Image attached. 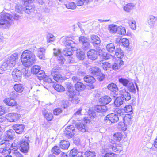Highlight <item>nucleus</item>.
Instances as JSON below:
<instances>
[{"instance_id":"f257e3e1","label":"nucleus","mask_w":157,"mask_h":157,"mask_svg":"<svg viewBox=\"0 0 157 157\" xmlns=\"http://www.w3.org/2000/svg\"><path fill=\"white\" fill-rule=\"evenodd\" d=\"M22 64L25 67L30 66L36 61V57L31 51L27 50L23 51L21 56Z\"/></svg>"},{"instance_id":"f03ea898","label":"nucleus","mask_w":157,"mask_h":157,"mask_svg":"<svg viewBox=\"0 0 157 157\" xmlns=\"http://www.w3.org/2000/svg\"><path fill=\"white\" fill-rule=\"evenodd\" d=\"M19 16L15 14L13 16L8 13L2 14L0 15V26L4 29L9 28L11 25V23L13 20H17Z\"/></svg>"},{"instance_id":"7ed1b4c3","label":"nucleus","mask_w":157,"mask_h":157,"mask_svg":"<svg viewBox=\"0 0 157 157\" xmlns=\"http://www.w3.org/2000/svg\"><path fill=\"white\" fill-rule=\"evenodd\" d=\"M90 71L92 74V75H86V74L84 72L79 71L78 74L79 76L84 77L83 78H95L96 77L97 78H105V75L102 73L100 69L97 67H92L90 68Z\"/></svg>"},{"instance_id":"20e7f679","label":"nucleus","mask_w":157,"mask_h":157,"mask_svg":"<svg viewBox=\"0 0 157 157\" xmlns=\"http://www.w3.org/2000/svg\"><path fill=\"white\" fill-rule=\"evenodd\" d=\"M9 145L7 144L5 141H0V153L2 155H8L11 151H17L18 147H9Z\"/></svg>"},{"instance_id":"39448f33","label":"nucleus","mask_w":157,"mask_h":157,"mask_svg":"<svg viewBox=\"0 0 157 157\" xmlns=\"http://www.w3.org/2000/svg\"><path fill=\"white\" fill-rule=\"evenodd\" d=\"M69 105L75 106L79 103L80 100L78 96L79 93L69 88Z\"/></svg>"},{"instance_id":"423d86ee","label":"nucleus","mask_w":157,"mask_h":157,"mask_svg":"<svg viewBox=\"0 0 157 157\" xmlns=\"http://www.w3.org/2000/svg\"><path fill=\"white\" fill-rule=\"evenodd\" d=\"M117 114L111 113L107 115L104 118V123H115L117 122L119 120L118 114L120 115L122 114L121 113V110L117 111Z\"/></svg>"},{"instance_id":"0eeeda50","label":"nucleus","mask_w":157,"mask_h":157,"mask_svg":"<svg viewBox=\"0 0 157 157\" xmlns=\"http://www.w3.org/2000/svg\"><path fill=\"white\" fill-rule=\"evenodd\" d=\"M119 82L124 86L128 87L129 90L132 93H136V87L137 91H139L138 87L136 83H135V86L133 83L130 82L127 79H119Z\"/></svg>"},{"instance_id":"6e6552de","label":"nucleus","mask_w":157,"mask_h":157,"mask_svg":"<svg viewBox=\"0 0 157 157\" xmlns=\"http://www.w3.org/2000/svg\"><path fill=\"white\" fill-rule=\"evenodd\" d=\"M77 44L69 39V63H74L76 62L75 59L73 57H71V56L77 50Z\"/></svg>"},{"instance_id":"1a4fd4ad","label":"nucleus","mask_w":157,"mask_h":157,"mask_svg":"<svg viewBox=\"0 0 157 157\" xmlns=\"http://www.w3.org/2000/svg\"><path fill=\"white\" fill-rule=\"evenodd\" d=\"M28 139L27 138L23 139L20 141L19 144L21 151L24 153H26L29 148Z\"/></svg>"},{"instance_id":"9d476101","label":"nucleus","mask_w":157,"mask_h":157,"mask_svg":"<svg viewBox=\"0 0 157 157\" xmlns=\"http://www.w3.org/2000/svg\"><path fill=\"white\" fill-rule=\"evenodd\" d=\"M21 116L17 113H9L6 115L7 120L10 122H15L18 120Z\"/></svg>"},{"instance_id":"9b49d317","label":"nucleus","mask_w":157,"mask_h":157,"mask_svg":"<svg viewBox=\"0 0 157 157\" xmlns=\"http://www.w3.org/2000/svg\"><path fill=\"white\" fill-rule=\"evenodd\" d=\"M61 41L66 48L63 51V54L66 56H69V37L63 36L61 39Z\"/></svg>"},{"instance_id":"f8f14e48","label":"nucleus","mask_w":157,"mask_h":157,"mask_svg":"<svg viewBox=\"0 0 157 157\" xmlns=\"http://www.w3.org/2000/svg\"><path fill=\"white\" fill-rule=\"evenodd\" d=\"M53 54L55 56H57V59L58 63L61 64H63L65 61V59L62 56L61 52L59 49L54 48L53 49Z\"/></svg>"},{"instance_id":"ddd939ff","label":"nucleus","mask_w":157,"mask_h":157,"mask_svg":"<svg viewBox=\"0 0 157 157\" xmlns=\"http://www.w3.org/2000/svg\"><path fill=\"white\" fill-rule=\"evenodd\" d=\"M91 43L97 49L98 48V46L101 43L100 38L97 35H92L90 36Z\"/></svg>"},{"instance_id":"4468645a","label":"nucleus","mask_w":157,"mask_h":157,"mask_svg":"<svg viewBox=\"0 0 157 157\" xmlns=\"http://www.w3.org/2000/svg\"><path fill=\"white\" fill-rule=\"evenodd\" d=\"M18 54L17 53H15L10 56L7 60L9 61L10 64L13 67L16 63L17 61L18 60Z\"/></svg>"},{"instance_id":"2eb2a0df","label":"nucleus","mask_w":157,"mask_h":157,"mask_svg":"<svg viewBox=\"0 0 157 157\" xmlns=\"http://www.w3.org/2000/svg\"><path fill=\"white\" fill-rule=\"evenodd\" d=\"M119 94L124 100L128 101L131 98L130 94L126 91L125 88H122L119 91Z\"/></svg>"},{"instance_id":"dca6fc26","label":"nucleus","mask_w":157,"mask_h":157,"mask_svg":"<svg viewBox=\"0 0 157 157\" xmlns=\"http://www.w3.org/2000/svg\"><path fill=\"white\" fill-rule=\"evenodd\" d=\"M12 128L17 133L21 134L23 132L25 126L23 124H16L12 126Z\"/></svg>"},{"instance_id":"f3484780","label":"nucleus","mask_w":157,"mask_h":157,"mask_svg":"<svg viewBox=\"0 0 157 157\" xmlns=\"http://www.w3.org/2000/svg\"><path fill=\"white\" fill-rule=\"evenodd\" d=\"M87 55L89 59L95 60L97 57V52L94 49H91L87 52Z\"/></svg>"},{"instance_id":"a211bd4d","label":"nucleus","mask_w":157,"mask_h":157,"mask_svg":"<svg viewBox=\"0 0 157 157\" xmlns=\"http://www.w3.org/2000/svg\"><path fill=\"white\" fill-rule=\"evenodd\" d=\"M75 125L78 130L82 132H85L88 129L86 125L80 121L76 123Z\"/></svg>"},{"instance_id":"6ab92c4d","label":"nucleus","mask_w":157,"mask_h":157,"mask_svg":"<svg viewBox=\"0 0 157 157\" xmlns=\"http://www.w3.org/2000/svg\"><path fill=\"white\" fill-rule=\"evenodd\" d=\"M4 102L7 105L13 107L17 105L15 100L11 98H6L3 100Z\"/></svg>"},{"instance_id":"aec40b11","label":"nucleus","mask_w":157,"mask_h":157,"mask_svg":"<svg viewBox=\"0 0 157 157\" xmlns=\"http://www.w3.org/2000/svg\"><path fill=\"white\" fill-rule=\"evenodd\" d=\"M15 132L12 129H10L7 131L5 135V137H6V140H2L1 141H5L7 142V144L8 143V141L9 140H10L13 138L14 136Z\"/></svg>"},{"instance_id":"412c9836","label":"nucleus","mask_w":157,"mask_h":157,"mask_svg":"<svg viewBox=\"0 0 157 157\" xmlns=\"http://www.w3.org/2000/svg\"><path fill=\"white\" fill-rule=\"evenodd\" d=\"M111 101V99L109 96H105L100 98L99 102L103 105L107 104Z\"/></svg>"},{"instance_id":"4be33fe9","label":"nucleus","mask_w":157,"mask_h":157,"mask_svg":"<svg viewBox=\"0 0 157 157\" xmlns=\"http://www.w3.org/2000/svg\"><path fill=\"white\" fill-rule=\"evenodd\" d=\"M75 88L76 91L79 92V91L84 90L86 88V86L83 83L80 82H77L75 85Z\"/></svg>"},{"instance_id":"5701e85b","label":"nucleus","mask_w":157,"mask_h":157,"mask_svg":"<svg viewBox=\"0 0 157 157\" xmlns=\"http://www.w3.org/2000/svg\"><path fill=\"white\" fill-rule=\"evenodd\" d=\"M12 75L13 78H17L21 77L22 73L21 71L18 69H15L13 71Z\"/></svg>"},{"instance_id":"b1692460","label":"nucleus","mask_w":157,"mask_h":157,"mask_svg":"<svg viewBox=\"0 0 157 157\" xmlns=\"http://www.w3.org/2000/svg\"><path fill=\"white\" fill-rule=\"evenodd\" d=\"M45 49L43 48H39L37 52V56L40 59H44L45 58Z\"/></svg>"},{"instance_id":"393cba45","label":"nucleus","mask_w":157,"mask_h":157,"mask_svg":"<svg viewBox=\"0 0 157 157\" xmlns=\"http://www.w3.org/2000/svg\"><path fill=\"white\" fill-rule=\"evenodd\" d=\"M156 20L157 18L154 16L150 15L147 19V23L150 26L153 27Z\"/></svg>"},{"instance_id":"a878e982","label":"nucleus","mask_w":157,"mask_h":157,"mask_svg":"<svg viewBox=\"0 0 157 157\" xmlns=\"http://www.w3.org/2000/svg\"><path fill=\"white\" fill-rule=\"evenodd\" d=\"M107 87L109 90L117 94L118 92V89L116 84L113 83H111L109 84Z\"/></svg>"},{"instance_id":"bb28decb","label":"nucleus","mask_w":157,"mask_h":157,"mask_svg":"<svg viewBox=\"0 0 157 157\" xmlns=\"http://www.w3.org/2000/svg\"><path fill=\"white\" fill-rule=\"evenodd\" d=\"M58 70L53 68L51 72V75L53 76V78H62L61 75L59 73Z\"/></svg>"},{"instance_id":"cd10ccee","label":"nucleus","mask_w":157,"mask_h":157,"mask_svg":"<svg viewBox=\"0 0 157 157\" xmlns=\"http://www.w3.org/2000/svg\"><path fill=\"white\" fill-rule=\"evenodd\" d=\"M124 64V62L122 60H120L117 61V62L114 63L111 66V68L113 69L117 70L120 68L121 65Z\"/></svg>"},{"instance_id":"c85d7f7f","label":"nucleus","mask_w":157,"mask_h":157,"mask_svg":"<svg viewBox=\"0 0 157 157\" xmlns=\"http://www.w3.org/2000/svg\"><path fill=\"white\" fill-rule=\"evenodd\" d=\"M1 66L2 67V68L4 69V70H6L7 69H11V68L13 67L10 64V63L7 59L4 60Z\"/></svg>"},{"instance_id":"c756f323","label":"nucleus","mask_w":157,"mask_h":157,"mask_svg":"<svg viewBox=\"0 0 157 157\" xmlns=\"http://www.w3.org/2000/svg\"><path fill=\"white\" fill-rule=\"evenodd\" d=\"M56 81L53 86L55 89L58 91H63L65 90L64 88L61 85L56 84V82H58L59 79H53Z\"/></svg>"},{"instance_id":"7c9ffc66","label":"nucleus","mask_w":157,"mask_h":157,"mask_svg":"<svg viewBox=\"0 0 157 157\" xmlns=\"http://www.w3.org/2000/svg\"><path fill=\"white\" fill-rule=\"evenodd\" d=\"M76 56L79 59L81 60H83L85 58V53L82 51L80 49H78L76 50Z\"/></svg>"},{"instance_id":"2f4dec72","label":"nucleus","mask_w":157,"mask_h":157,"mask_svg":"<svg viewBox=\"0 0 157 157\" xmlns=\"http://www.w3.org/2000/svg\"><path fill=\"white\" fill-rule=\"evenodd\" d=\"M95 110L99 113L105 112L107 110V108L105 105H97L95 107Z\"/></svg>"},{"instance_id":"473e14b6","label":"nucleus","mask_w":157,"mask_h":157,"mask_svg":"<svg viewBox=\"0 0 157 157\" xmlns=\"http://www.w3.org/2000/svg\"><path fill=\"white\" fill-rule=\"evenodd\" d=\"M59 147L63 149H67L69 147V142L64 140H62L59 144Z\"/></svg>"},{"instance_id":"72a5a7b5","label":"nucleus","mask_w":157,"mask_h":157,"mask_svg":"<svg viewBox=\"0 0 157 157\" xmlns=\"http://www.w3.org/2000/svg\"><path fill=\"white\" fill-rule=\"evenodd\" d=\"M43 115L45 116V118L48 121L51 120L53 117L52 114L50 113H48L47 109H44L43 112Z\"/></svg>"},{"instance_id":"f704fd0d","label":"nucleus","mask_w":157,"mask_h":157,"mask_svg":"<svg viewBox=\"0 0 157 157\" xmlns=\"http://www.w3.org/2000/svg\"><path fill=\"white\" fill-rule=\"evenodd\" d=\"M115 55L119 58H122L124 56V53L123 51L120 48H118L115 50Z\"/></svg>"},{"instance_id":"c9c22d12","label":"nucleus","mask_w":157,"mask_h":157,"mask_svg":"<svg viewBox=\"0 0 157 157\" xmlns=\"http://www.w3.org/2000/svg\"><path fill=\"white\" fill-rule=\"evenodd\" d=\"M124 123L125 126H129L132 123L131 117L130 115L125 116L124 117Z\"/></svg>"},{"instance_id":"e433bc0d","label":"nucleus","mask_w":157,"mask_h":157,"mask_svg":"<svg viewBox=\"0 0 157 157\" xmlns=\"http://www.w3.org/2000/svg\"><path fill=\"white\" fill-rule=\"evenodd\" d=\"M14 90L16 92L19 93H21L24 90L23 86L22 84H15L14 86Z\"/></svg>"},{"instance_id":"4c0bfd02","label":"nucleus","mask_w":157,"mask_h":157,"mask_svg":"<svg viewBox=\"0 0 157 157\" xmlns=\"http://www.w3.org/2000/svg\"><path fill=\"white\" fill-rule=\"evenodd\" d=\"M134 7V5L132 3H129L124 7V10L126 12H130L132 10Z\"/></svg>"},{"instance_id":"58836bf2","label":"nucleus","mask_w":157,"mask_h":157,"mask_svg":"<svg viewBox=\"0 0 157 157\" xmlns=\"http://www.w3.org/2000/svg\"><path fill=\"white\" fill-rule=\"evenodd\" d=\"M124 100L121 97H117L114 101L115 105L117 107L120 106L123 103Z\"/></svg>"},{"instance_id":"ea45409f","label":"nucleus","mask_w":157,"mask_h":157,"mask_svg":"<svg viewBox=\"0 0 157 157\" xmlns=\"http://www.w3.org/2000/svg\"><path fill=\"white\" fill-rule=\"evenodd\" d=\"M119 42L121 43L122 45L124 47H127L129 44V41L126 38H123L119 40Z\"/></svg>"},{"instance_id":"a19ab883","label":"nucleus","mask_w":157,"mask_h":157,"mask_svg":"<svg viewBox=\"0 0 157 157\" xmlns=\"http://www.w3.org/2000/svg\"><path fill=\"white\" fill-rule=\"evenodd\" d=\"M59 147L57 146H54L51 150V152L53 155H58L61 152Z\"/></svg>"},{"instance_id":"79ce46f5","label":"nucleus","mask_w":157,"mask_h":157,"mask_svg":"<svg viewBox=\"0 0 157 157\" xmlns=\"http://www.w3.org/2000/svg\"><path fill=\"white\" fill-rule=\"evenodd\" d=\"M106 48L107 51L111 53L114 52L115 50V46L112 43L107 44Z\"/></svg>"},{"instance_id":"37998d69","label":"nucleus","mask_w":157,"mask_h":157,"mask_svg":"<svg viewBox=\"0 0 157 157\" xmlns=\"http://www.w3.org/2000/svg\"><path fill=\"white\" fill-rule=\"evenodd\" d=\"M102 66L105 70H110L112 65L108 62H104L102 63Z\"/></svg>"},{"instance_id":"c03bdc74","label":"nucleus","mask_w":157,"mask_h":157,"mask_svg":"<svg viewBox=\"0 0 157 157\" xmlns=\"http://www.w3.org/2000/svg\"><path fill=\"white\" fill-rule=\"evenodd\" d=\"M109 30L111 33H114L117 31L118 28L116 25H111L109 26Z\"/></svg>"},{"instance_id":"a18cd8bd","label":"nucleus","mask_w":157,"mask_h":157,"mask_svg":"<svg viewBox=\"0 0 157 157\" xmlns=\"http://www.w3.org/2000/svg\"><path fill=\"white\" fill-rule=\"evenodd\" d=\"M40 66L35 65L31 69V72L34 74H38L40 71Z\"/></svg>"},{"instance_id":"49530a36","label":"nucleus","mask_w":157,"mask_h":157,"mask_svg":"<svg viewBox=\"0 0 157 157\" xmlns=\"http://www.w3.org/2000/svg\"><path fill=\"white\" fill-rule=\"evenodd\" d=\"M124 111L126 113H131L132 112V106L130 105H127L125 106L124 108V110H121V112H122V111Z\"/></svg>"},{"instance_id":"de8ad7c7","label":"nucleus","mask_w":157,"mask_h":157,"mask_svg":"<svg viewBox=\"0 0 157 157\" xmlns=\"http://www.w3.org/2000/svg\"><path fill=\"white\" fill-rule=\"evenodd\" d=\"M79 40L82 45L89 41L88 38L83 36H81L79 37Z\"/></svg>"},{"instance_id":"09e8293b","label":"nucleus","mask_w":157,"mask_h":157,"mask_svg":"<svg viewBox=\"0 0 157 157\" xmlns=\"http://www.w3.org/2000/svg\"><path fill=\"white\" fill-rule=\"evenodd\" d=\"M84 155L86 157H95V153L94 151H86L84 154Z\"/></svg>"},{"instance_id":"8fccbe9b","label":"nucleus","mask_w":157,"mask_h":157,"mask_svg":"<svg viewBox=\"0 0 157 157\" xmlns=\"http://www.w3.org/2000/svg\"><path fill=\"white\" fill-rule=\"evenodd\" d=\"M122 135L120 132L115 133L114 135V139L115 140L119 141L122 138Z\"/></svg>"},{"instance_id":"3c124183","label":"nucleus","mask_w":157,"mask_h":157,"mask_svg":"<svg viewBox=\"0 0 157 157\" xmlns=\"http://www.w3.org/2000/svg\"><path fill=\"white\" fill-rule=\"evenodd\" d=\"M75 132V128L74 126H69V137H72L74 135Z\"/></svg>"},{"instance_id":"603ef678","label":"nucleus","mask_w":157,"mask_h":157,"mask_svg":"<svg viewBox=\"0 0 157 157\" xmlns=\"http://www.w3.org/2000/svg\"><path fill=\"white\" fill-rule=\"evenodd\" d=\"M38 78H45L46 76L45 73L43 71H40L37 75Z\"/></svg>"},{"instance_id":"864d4df0","label":"nucleus","mask_w":157,"mask_h":157,"mask_svg":"<svg viewBox=\"0 0 157 157\" xmlns=\"http://www.w3.org/2000/svg\"><path fill=\"white\" fill-rule=\"evenodd\" d=\"M117 32L121 34L124 35L126 33V29L125 28L122 26L118 27Z\"/></svg>"},{"instance_id":"5fc2aeb1","label":"nucleus","mask_w":157,"mask_h":157,"mask_svg":"<svg viewBox=\"0 0 157 157\" xmlns=\"http://www.w3.org/2000/svg\"><path fill=\"white\" fill-rule=\"evenodd\" d=\"M129 26L132 29L135 30L136 29V22L135 21H128Z\"/></svg>"},{"instance_id":"6e6d98bb","label":"nucleus","mask_w":157,"mask_h":157,"mask_svg":"<svg viewBox=\"0 0 157 157\" xmlns=\"http://www.w3.org/2000/svg\"><path fill=\"white\" fill-rule=\"evenodd\" d=\"M90 44L89 41L82 45V48L84 50H86L90 48Z\"/></svg>"},{"instance_id":"4d7b16f0","label":"nucleus","mask_w":157,"mask_h":157,"mask_svg":"<svg viewBox=\"0 0 157 157\" xmlns=\"http://www.w3.org/2000/svg\"><path fill=\"white\" fill-rule=\"evenodd\" d=\"M16 91H13L10 92L9 93V98H11L12 99H14L17 97L18 94L17 93Z\"/></svg>"},{"instance_id":"13d9d810","label":"nucleus","mask_w":157,"mask_h":157,"mask_svg":"<svg viewBox=\"0 0 157 157\" xmlns=\"http://www.w3.org/2000/svg\"><path fill=\"white\" fill-rule=\"evenodd\" d=\"M24 9V7L21 5H17L15 6V10L18 13H21Z\"/></svg>"},{"instance_id":"bf43d9fd","label":"nucleus","mask_w":157,"mask_h":157,"mask_svg":"<svg viewBox=\"0 0 157 157\" xmlns=\"http://www.w3.org/2000/svg\"><path fill=\"white\" fill-rule=\"evenodd\" d=\"M78 153V151L76 149L74 148L69 153V156H70V157H71V156H75L77 155Z\"/></svg>"},{"instance_id":"052dcab7","label":"nucleus","mask_w":157,"mask_h":157,"mask_svg":"<svg viewBox=\"0 0 157 157\" xmlns=\"http://www.w3.org/2000/svg\"><path fill=\"white\" fill-rule=\"evenodd\" d=\"M88 113L91 118H95L96 117L95 112L91 109H89L88 110Z\"/></svg>"},{"instance_id":"680f3d73","label":"nucleus","mask_w":157,"mask_h":157,"mask_svg":"<svg viewBox=\"0 0 157 157\" xmlns=\"http://www.w3.org/2000/svg\"><path fill=\"white\" fill-rule=\"evenodd\" d=\"M63 134L67 138L69 137V126H67L66 127H63Z\"/></svg>"},{"instance_id":"e2e57ef3","label":"nucleus","mask_w":157,"mask_h":157,"mask_svg":"<svg viewBox=\"0 0 157 157\" xmlns=\"http://www.w3.org/2000/svg\"><path fill=\"white\" fill-rule=\"evenodd\" d=\"M104 157H117V155L114 153L109 152L106 153Z\"/></svg>"},{"instance_id":"0e129e2a","label":"nucleus","mask_w":157,"mask_h":157,"mask_svg":"<svg viewBox=\"0 0 157 157\" xmlns=\"http://www.w3.org/2000/svg\"><path fill=\"white\" fill-rule=\"evenodd\" d=\"M112 57V56L111 54L108 53H106L105 55L104 56L102 59L105 60H107L110 59Z\"/></svg>"},{"instance_id":"69168bd1","label":"nucleus","mask_w":157,"mask_h":157,"mask_svg":"<svg viewBox=\"0 0 157 157\" xmlns=\"http://www.w3.org/2000/svg\"><path fill=\"white\" fill-rule=\"evenodd\" d=\"M62 110L61 109L57 108L55 109L53 111L54 114L55 115H58L61 113Z\"/></svg>"},{"instance_id":"338daca9","label":"nucleus","mask_w":157,"mask_h":157,"mask_svg":"<svg viewBox=\"0 0 157 157\" xmlns=\"http://www.w3.org/2000/svg\"><path fill=\"white\" fill-rule=\"evenodd\" d=\"M106 52H104V51H102L101 49H99L98 50V55L100 56L101 57L102 59L103 58L104 56L105 55Z\"/></svg>"},{"instance_id":"774afa93","label":"nucleus","mask_w":157,"mask_h":157,"mask_svg":"<svg viewBox=\"0 0 157 157\" xmlns=\"http://www.w3.org/2000/svg\"><path fill=\"white\" fill-rule=\"evenodd\" d=\"M76 7V6L74 2H69V9H74Z\"/></svg>"}]
</instances>
